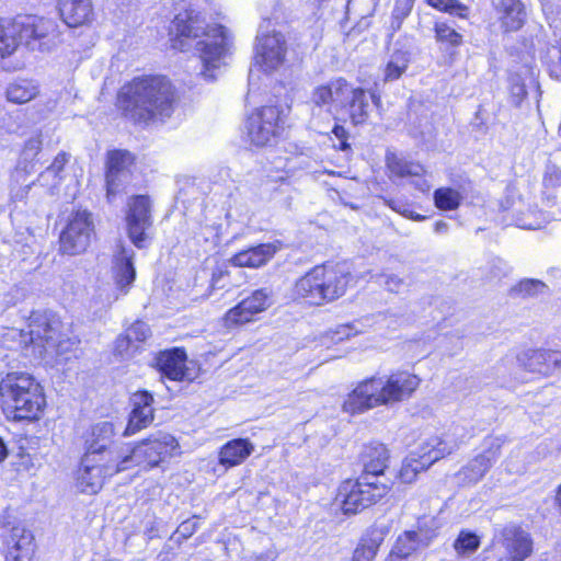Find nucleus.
<instances>
[{"label": "nucleus", "mask_w": 561, "mask_h": 561, "mask_svg": "<svg viewBox=\"0 0 561 561\" xmlns=\"http://www.w3.org/2000/svg\"><path fill=\"white\" fill-rule=\"evenodd\" d=\"M134 255L135 253L131 249H127L122 243L117 245L114 253L113 266L115 289H101L100 297L105 294L103 306H112L118 300L119 296H124L129 291V288L136 278V270L133 263Z\"/></svg>", "instance_id": "f8f14e48"}, {"label": "nucleus", "mask_w": 561, "mask_h": 561, "mask_svg": "<svg viewBox=\"0 0 561 561\" xmlns=\"http://www.w3.org/2000/svg\"><path fill=\"white\" fill-rule=\"evenodd\" d=\"M382 283L385 284L386 288L392 293H398L404 284L403 279L396 274H386L382 275Z\"/></svg>", "instance_id": "6e6d98bb"}, {"label": "nucleus", "mask_w": 561, "mask_h": 561, "mask_svg": "<svg viewBox=\"0 0 561 561\" xmlns=\"http://www.w3.org/2000/svg\"><path fill=\"white\" fill-rule=\"evenodd\" d=\"M13 545L9 547L5 561H31L34 553L33 537L30 533L12 535Z\"/></svg>", "instance_id": "72a5a7b5"}, {"label": "nucleus", "mask_w": 561, "mask_h": 561, "mask_svg": "<svg viewBox=\"0 0 561 561\" xmlns=\"http://www.w3.org/2000/svg\"><path fill=\"white\" fill-rule=\"evenodd\" d=\"M282 130L280 111L276 106H263L251 113L245 122L249 141L257 147L271 145Z\"/></svg>", "instance_id": "9b49d317"}, {"label": "nucleus", "mask_w": 561, "mask_h": 561, "mask_svg": "<svg viewBox=\"0 0 561 561\" xmlns=\"http://www.w3.org/2000/svg\"><path fill=\"white\" fill-rule=\"evenodd\" d=\"M434 231L436 233H446L448 231V224L446 221L439 220L434 225Z\"/></svg>", "instance_id": "e2e57ef3"}, {"label": "nucleus", "mask_w": 561, "mask_h": 561, "mask_svg": "<svg viewBox=\"0 0 561 561\" xmlns=\"http://www.w3.org/2000/svg\"><path fill=\"white\" fill-rule=\"evenodd\" d=\"M175 101L174 87L160 75L135 77L121 88L117 98L123 114L135 123L169 117Z\"/></svg>", "instance_id": "f03ea898"}, {"label": "nucleus", "mask_w": 561, "mask_h": 561, "mask_svg": "<svg viewBox=\"0 0 561 561\" xmlns=\"http://www.w3.org/2000/svg\"><path fill=\"white\" fill-rule=\"evenodd\" d=\"M378 550L374 540H362L353 552L352 561H373Z\"/></svg>", "instance_id": "37998d69"}, {"label": "nucleus", "mask_w": 561, "mask_h": 561, "mask_svg": "<svg viewBox=\"0 0 561 561\" xmlns=\"http://www.w3.org/2000/svg\"><path fill=\"white\" fill-rule=\"evenodd\" d=\"M115 435V425L110 421H101L92 426L91 437L88 440L87 453L94 457L95 455H102V460L110 458V451H121V449H110L112 438Z\"/></svg>", "instance_id": "b1692460"}, {"label": "nucleus", "mask_w": 561, "mask_h": 561, "mask_svg": "<svg viewBox=\"0 0 561 561\" xmlns=\"http://www.w3.org/2000/svg\"><path fill=\"white\" fill-rule=\"evenodd\" d=\"M336 334H339L340 336L337 337V340H343V339H348L351 335H353V329L351 325L348 324H345V325H341L339 328V330L336 331Z\"/></svg>", "instance_id": "680f3d73"}, {"label": "nucleus", "mask_w": 561, "mask_h": 561, "mask_svg": "<svg viewBox=\"0 0 561 561\" xmlns=\"http://www.w3.org/2000/svg\"><path fill=\"white\" fill-rule=\"evenodd\" d=\"M254 61L264 72L278 69L286 56V41L282 33L273 32L256 38Z\"/></svg>", "instance_id": "2eb2a0df"}, {"label": "nucleus", "mask_w": 561, "mask_h": 561, "mask_svg": "<svg viewBox=\"0 0 561 561\" xmlns=\"http://www.w3.org/2000/svg\"><path fill=\"white\" fill-rule=\"evenodd\" d=\"M364 474L370 481H376L382 474L389 462V450L383 444L374 443L365 448L363 455Z\"/></svg>", "instance_id": "c85d7f7f"}, {"label": "nucleus", "mask_w": 561, "mask_h": 561, "mask_svg": "<svg viewBox=\"0 0 561 561\" xmlns=\"http://www.w3.org/2000/svg\"><path fill=\"white\" fill-rule=\"evenodd\" d=\"M466 440L463 427L453 426L442 436L428 438L421 447L419 454L430 467L439 459L450 455Z\"/></svg>", "instance_id": "f3484780"}, {"label": "nucleus", "mask_w": 561, "mask_h": 561, "mask_svg": "<svg viewBox=\"0 0 561 561\" xmlns=\"http://www.w3.org/2000/svg\"><path fill=\"white\" fill-rule=\"evenodd\" d=\"M371 103L380 107L381 100L376 93L367 94L362 88H354L343 78H336L313 89L311 101L317 106H327L328 111L345 110L353 125L365 124L369 118Z\"/></svg>", "instance_id": "20e7f679"}, {"label": "nucleus", "mask_w": 561, "mask_h": 561, "mask_svg": "<svg viewBox=\"0 0 561 561\" xmlns=\"http://www.w3.org/2000/svg\"><path fill=\"white\" fill-rule=\"evenodd\" d=\"M427 3L442 11L459 18H467L469 8L458 0H427Z\"/></svg>", "instance_id": "ea45409f"}, {"label": "nucleus", "mask_w": 561, "mask_h": 561, "mask_svg": "<svg viewBox=\"0 0 561 561\" xmlns=\"http://www.w3.org/2000/svg\"><path fill=\"white\" fill-rule=\"evenodd\" d=\"M131 401L134 405L133 409L152 408L153 397L148 391H138L134 393Z\"/></svg>", "instance_id": "603ef678"}, {"label": "nucleus", "mask_w": 561, "mask_h": 561, "mask_svg": "<svg viewBox=\"0 0 561 561\" xmlns=\"http://www.w3.org/2000/svg\"><path fill=\"white\" fill-rule=\"evenodd\" d=\"M273 304V290L260 288L226 312L222 323L227 329L248 323L254 316L265 311Z\"/></svg>", "instance_id": "ddd939ff"}, {"label": "nucleus", "mask_w": 561, "mask_h": 561, "mask_svg": "<svg viewBox=\"0 0 561 561\" xmlns=\"http://www.w3.org/2000/svg\"><path fill=\"white\" fill-rule=\"evenodd\" d=\"M69 156L66 152L58 153L53 163L47 168V172L57 175L68 162Z\"/></svg>", "instance_id": "13d9d810"}, {"label": "nucleus", "mask_w": 561, "mask_h": 561, "mask_svg": "<svg viewBox=\"0 0 561 561\" xmlns=\"http://www.w3.org/2000/svg\"><path fill=\"white\" fill-rule=\"evenodd\" d=\"M433 535L420 531H405L399 536L389 556V561H402L420 548L428 546Z\"/></svg>", "instance_id": "cd10ccee"}, {"label": "nucleus", "mask_w": 561, "mask_h": 561, "mask_svg": "<svg viewBox=\"0 0 561 561\" xmlns=\"http://www.w3.org/2000/svg\"><path fill=\"white\" fill-rule=\"evenodd\" d=\"M496 12L501 26L506 32L518 31L527 20L526 7L522 0H500Z\"/></svg>", "instance_id": "bb28decb"}, {"label": "nucleus", "mask_w": 561, "mask_h": 561, "mask_svg": "<svg viewBox=\"0 0 561 561\" xmlns=\"http://www.w3.org/2000/svg\"><path fill=\"white\" fill-rule=\"evenodd\" d=\"M332 131L335 135V137L341 140L340 148L342 150H346L347 148H350V145L346 142L347 131H346V129L343 126L335 125Z\"/></svg>", "instance_id": "bf43d9fd"}, {"label": "nucleus", "mask_w": 561, "mask_h": 561, "mask_svg": "<svg viewBox=\"0 0 561 561\" xmlns=\"http://www.w3.org/2000/svg\"><path fill=\"white\" fill-rule=\"evenodd\" d=\"M8 457V449L2 438H0V462Z\"/></svg>", "instance_id": "0e129e2a"}, {"label": "nucleus", "mask_w": 561, "mask_h": 561, "mask_svg": "<svg viewBox=\"0 0 561 561\" xmlns=\"http://www.w3.org/2000/svg\"><path fill=\"white\" fill-rule=\"evenodd\" d=\"M527 91L525 84L519 82L518 79L514 80L511 84V99L512 102L518 106L526 98Z\"/></svg>", "instance_id": "864d4df0"}, {"label": "nucleus", "mask_w": 561, "mask_h": 561, "mask_svg": "<svg viewBox=\"0 0 561 561\" xmlns=\"http://www.w3.org/2000/svg\"><path fill=\"white\" fill-rule=\"evenodd\" d=\"M547 289L545 283L538 279H524L514 288L517 293L525 297H533L543 294Z\"/></svg>", "instance_id": "a18cd8bd"}, {"label": "nucleus", "mask_w": 561, "mask_h": 561, "mask_svg": "<svg viewBox=\"0 0 561 561\" xmlns=\"http://www.w3.org/2000/svg\"><path fill=\"white\" fill-rule=\"evenodd\" d=\"M133 156L125 150H114L107 157L106 195L112 199L129 181Z\"/></svg>", "instance_id": "a211bd4d"}, {"label": "nucleus", "mask_w": 561, "mask_h": 561, "mask_svg": "<svg viewBox=\"0 0 561 561\" xmlns=\"http://www.w3.org/2000/svg\"><path fill=\"white\" fill-rule=\"evenodd\" d=\"M38 93L37 85L28 80H16L7 88L8 101L16 104H23L33 100Z\"/></svg>", "instance_id": "c9c22d12"}, {"label": "nucleus", "mask_w": 561, "mask_h": 561, "mask_svg": "<svg viewBox=\"0 0 561 561\" xmlns=\"http://www.w3.org/2000/svg\"><path fill=\"white\" fill-rule=\"evenodd\" d=\"M420 382L416 375L405 370L365 379L347 396L343 410L356 414L379 405L401 402L412 396Z\"/></svg>", "instance_id": "7ed1b4c3"}, {"label": "nucleus", "mask_w": 561, "mask_h": 561, "mask_svg": "<svg viewBox=\"0 0 561 561\" xmlns=\"http://www.w3.org/2000/svg\"><path fill=\"white\" fill-rule=\"evenodd\" d=\"M173 31L184 49L186 41H195V49L202 62L199 76L206 81L216 79V71L226 65V58L231 49V35L222 25H209L205 14L188 8L179 13L173 20Z\"/></svg>", "instance_id": "f257e3e1"}, {"label": "nucleus", "mask_w": 561, "mask_h": 561, "mask_svg": "<svg viewBox=\"0 0 561 561\" xmlns=\"http://www.w3.org/2000/svg\"><path fill=\"white\" fill-rule=\"evenodd\" d=\"M276 553L272 550H267L260 553H253L248 558L247 561H274Z\"/></svg>", "instance_id": "052dcab7"}, {"label": "nucleus", "mask_w": 561, "mask_h": 561, "mask_svg": "<svg viewBox=\"0 0 561 561\" xmlns=\"http://www.w3.org/2000/svg\"><path fill=\"white\" fill-rule=\"evenodd\" d=\"M351 278L348 268L343 264L318 265L296 282L295 293L309 304L321 306L343 296Z\"/></svg>", "instance_id": "423d86ee"}, {"label": "nucleus", "mask_w": 561, "mask_h": 561, "mask_svg": "<svg viewBox=\"0 0 561 561\" xmlns=\"http://www.w3.org/2000/svg\"><path fill=\"white\" fill-rule=\"evenodd\" d=\"M389 489L388 484L370 481L368 477L346 480L339 486L335 504L345 515H354L377 503Z\"/></svg>", "instance_id": "6e6552de"}, {"label": "nucleus", "mask_w": 561, "mask_h": 561, "mask_svg": "<svg viewBox=\"0 0 561 561\" xmlns=\"http://www.w3.org/2000/svg\"><path fill=\"white\" fill-rule=\"evenodd\" d=\"M23 26L22 43L32 50L43 49L42 41L55 32L53 21L38 16H20Z\"/></svg>", "instance_id": "412c9836"}, {"label": "nucleus", "mask_w": 561, "mask_h": 561, "mask_svg": "<svg viewBox=\"0 0 561 561\" xmlns=\"http://www.w3.org/2000/svg\"><path fill=\"white\" fill-rule=\"evenodd\" d=\"M387 165L390 173L397 178H410L412 184L422 192H427L431 187L430 183L423 179L424 168L415 162L400 159L394 154L387 157Z\"/></svg>", "instance_id": "5701e85b"}, {"label": "nucleus", "mask_w": 561, "mask_h": 561, "mask_svg": "<svg viewBox=\"0 0 561 561\" xmlns=\"http://www.w3.org/2000/svg\"><path fill=\"white\" fill-rule=\"evenodd\" d=\"M491 278L501 279L511 272L510 265L502 259H495L491 262Z\"/></svg>", "instance_id": "3c124183"}, {"label": "nucleus", "mask_w": 561, "mask_h": 561, "mask_svg": "<svg viewBox=\"0 0 561 561\" xmlns=\"http://www.w3.org/2000/svg\"><path fill=\"white\" fill-rule=\"evenodd\" d=\"M0 398L13 420H39L46 407L43 387L25 371H10L0 380Z\"/></svg>", "instance_id": "39448f33"}, {"label": "nucleus", "mask_w": 561, "mask_h": 561, "mask_svg": "<svg viewBox=\"0 0 561 561\" xmlns=\"http://www.w3.org/2000/svg\"><path fill=\"white\" fill-rule=\"evenodd\" d=\"M43 140L41 135L28 138L23 149V156L26 160H33L42 149Z\"/></svg>", "instance_id": "09e8293b"}, {"label": "nucleus", "mask_w": 561, "mask_h": 561, "mask_svg": "<svg viewBox=\"0 0 561 561\" xmlns=\"http://www.w3.org/2000/svg\"><path fill=\"white\" fill-rule=\"evenodd\" d=\"M501 445L500 438H489V448L458 471V480L465 484L479 482L499 458Z\"/></svg>", "instance_id": "6ab92c4d"}, {"label": "nucleus", "mask_w": 561, "mask_h": 561, "mask_svg": "<svg viewBox=\"0 0 561 561\" xmlns=\"http://www.w3.org/2000/svg\"><path fill=\"white\" fill-rule=\"evenodd\" d=\"M254 450V446L243 438H236L225 444L219 451V462L227 467L243 462Z\"/></svg>", "instance_id": "7c9ffc66"}, {"label": "nucleus", "mask_w": 561, "mask_h": 561, "mask_svg": "<svg viewBox=\"0 0 561 561\" xmlns=\"http://www.w3.org/2000/svg\"><path fill=\"white\" fill-rule=\"evenodd\" d=\"M126 215L128 236L139 249L145 247L146 230L151 226V204L146 195H136L128 201Z\"/></svg>", "instance_id": "dca6fc26"}, {"label": "nucleus", "mask_w": 561, "mask_h": 561, "mask_svg": "<svg viewBox=\"0 0 561 561\" xmlns=\"http://www.w3.org/2000/svg\"><path fill=\"white\" fill-rule=\"evenodd\" d=\"M157 366L171 380L191 379L186 369V354L181 348L162 352L157 358Z\"/></svg>", "instance_id": "393cba45"}, {"label": "nucleus", "mask_w": 561, "mask_h": 561, "mask_svg": "<svg viewBox=\"0 0 561 561\" xmlns=\"http://www.w3.org/2000/svg\"><path fill=\"white\" fill-rule=\"evenodd\" d=\"M150 336V329L147 323L136 321L126 330V339L133 341L134 344L145 342Z\"/></svg>", "instance_id": "49530a36"}, {"label": "nucleus", "mask_w": 561, "mask_h": 561, "mask_svg": "<svg viewBox=\"0 0 561 561\" xmlns=\"http://www.w3.org/2000/svg\"><path fill=\"white\" fill-rule=\"evenodd\" d=\"M386 204L393 209L394 211L399 213L403 217L408 219H412L414 221H423L426 219V216L420 215L411 209H409L405 205H403L400 202L393 201V199H385Z\"/></svg>", "instance_id": "de8ad7c7"}, {"label": "nucleus", "mask_w": 561, "mask_h": 561, "mask_svg": "<svg viewBox=\"0 0 561 561\" xmlns=\"http://www.w3.org/2000/svg\"><path fill=\"white\" fill-rule=\"evenodd\" d=\"M139 348L131 340L126 339V333L116 340V351L123 357L133 356Z\"/></svg>", "instance_id": "8fccbe9b"}, {"label": "nucleus", "mask_w": 561, "mask_h": 561, "mask_svg": "<svg viewBox=\"0 0 561 561\" xmlns=\"http://www.w3.org/2000/svg\"><path fill=\"white\" fill-rule=\"evenodd\" d=\"M427 468H430V466L425 463L424 459L419 453H411L402 461L398 473V479L402 483H412L416 480L417 474Z\"/></svg>", "instance_id": "e433bc0d"}, {"label": "nucleus", "mask_w": 561, "mask_h": 561, "mask_svg": "<svg viewBox=\"0 0 561 561\" xmlns=\"http://www.w3.org/2000/svg\"><path fill=\"white\" fill-rule=\"evenodd\" d=\"M277 245L263 243L236 253L230 263L238 267L256 268L266 264L277 252Z\"/></svg>", "instance_id": "a878e982"}, {"label": "nucleus", "mask_w": 561, "mask_h": 561, "mask_svg": "<svg viewBox=\"0 0 561 561\" xmlns=\"http://www.w3.org/2000/svg\"><path fill=\"white\" fill-rule=\"evenodd\" d=\"M110 458L104 463H96L94 457L85 454L77 473V488L87 494H96L103 486L105 477L113 476L108 472V466L119 460L118 453L110 451Z\"/></svg>", "instance_id": "4468645a"}, {"label": "nucleus", "mask_w": 561, "mask_h": 561, "mask_svg": "<svg viewBox=\"0 0 561 561\" xmlns=\"http://www.w3.org/2000/svg\"><path fill=\"white\" fill-rule=\"evenodd\" d=\"M434 30L435 37L440 43H446L454 47H457L462 43L461 34L444 22H437Z\"/></svg>", "instance_id": "79ce46f5"}, {"label": "nucleus", "mask_w": 561, "mask_h": 561, "mask_svg": "<svg viewBox=\"0 0 561 561\" xmlns=\"http://www.w3.org/2000/svg\"><path fill=\"white\" fill-rule=\"evenodd\" d=\"M461 201L460 192L451 187H440L434 192L435 206L442 210H455Z\"/></svg>", "instance_id": "4c0bfd02"}, {"label": "nucleus", "mask_w": 561, "mask_h": 561, "mask_svg": "<svg viewBox=\"0 0 561 561\" xmlns=\"http://www.w3.org/2000/svg\"><path fill=\"white\" fill-rule=\"evenodd\" d=\"M500 542L505 549L508 561H523L533 550L529 535L515 525H508L502 529Z\"/></svg>", "instance_id": "aec40b11"}, {"label": "nucleus", "mask_w": 561, "mask_h": 561, "mask_svg": "<svg viewBox=\"0 0 561 561\" xmlns=\"http://www.w3.org/2000/svg\"><path fill=\"white\" fill-rule=\"evenodd\" d=\"M179 448L176 439L168 434L159 432L144 439L134 448L125 447L118 453L119 460L108 466L110 473H118L134 466L156 467L165 458L172 457Z\"/></svg>", "instance_id": "0eeeda50"}, {"label": "nucleus", "mask_w": 561, "mask_h": 561, "mask_svg": "<svg viewBox=\"0 0 561 561\" xmlns=\"http://www.w3.org/2000/svg\"><path fill=\"white\" fill-rule=\"evenodd\" d=\"M92 214L77 210L69 217L67 226L60 233V252L67 255H79L87 251L94 238Z\"/></svg>", "instance_id": "1a4fd4ad"}, {"label": "nucleus", "mask_w": 561, "mask_h": 561, "mask_svg": "<svg viewBox=\"0 0 561 561\" xmlns=\"http://www.w3.org/2000/svg\"><path fill=\"white\" fill-rule=\"evenodd\" d=\"M480 546L478 536L473 533L461 531L454 542V548L458 554H470Z\"/></svg>", "instance_id": "a19ab883"}, {"label": "nucleus", "mask_w": 561, "mask_h": 561, "mask_svg": "<svg viewBox=\"0 0 561 561\" xmlns=\"http://www.w3.org/2000/svg\"><path fill=\"white\" fill-rule=\"evenodd\" d=\"M561 182V171L556 167L547 168L543 183L546 186H557Z\"/></svg>", "instance_id": "4d7b16f0"}, {"label": "nucleus", "mask_w": 561, "mask_h": 561, "mask_svg": "<svg viewBox=\"0 0 561 561\" xmlns=\"http://www.w3.org/2000/svg\"><path fill=\"white\" fill-rule=\"evenodd\" d=\"M153 421V409H133L128 424L124 431L125 436L134 435L147 427Z\"/></svg>", "instance_id": "58836bf2"}, {"label": "nucleus", "mask_w": 561, "mask_h": 561, "mask_svg": "<svg viewBox=\"0 0 561 561\" xmlns=\"http://www.w3.org/2000/svg\"><path fill=\"white\" fill-rule=\"evenodd\" d=\"M529 363L526 364L528 370L537 373H547L550 367L561 369V352L551 350H534L525 353Z\"/></svg>", "instance_id": "2f4dec72"}, {"label": "nucleus", "mask_w": 561, "mask_h": 561, "mask_svg": "<svg viewBox=\"0 0 561 561\" xmlns=\"http://www.w3.org/2000/svg\"><path fill=\"white\" fill-rule=\"evenodd\" d=\"M198 522L195 517L190 518L181 523V525L176 529V534L186 539L190 538L197 529Z\"/></svg>", "instance_id": "5fc2aeb1"}, {"label": "nucleus", "mask_w": 561, "mask_h": 561, "mask_svg": "<svg viewBox=\"0 0 561 561\" xmlns=\"http://www.w3.org/2000/svg\"><path fill=\"white\" fill-rule=\"evenodd\" d=\"M60 320L50 312H33L28 319L27 329L21 330L20 335L25 345L32 344L43 350L55 347L59 343Z\"/></svg>", "instance_id": "9d476101"}, {"label": "nucleus", "mask_w": 561, "mask_h": 561, "mask_svg": "<svg viewBox=\"0 0 561 561\" xmlns=\"http://www.w3.org/2000/svg\"><path fill=\"white\" fill-rule=\"evenodd\" d=\"M414 0H397L392 11L391 26L393 30H399L402 21L410 14L413 8Z\"/></svg>", "instance_id": "c03bdc74"}, {"label": "nucleus", "mask_w": 561, "mask_h": 561, "mask_svg": "<svg viewBox=\"0 0 561 561\" xmlns=\"http://www.w3.org/2000/svg\"><path fill=\"white\" fill-rule=\"evenodd\" d=\"M409 64L410 54L408 50L397 49L391 53L383 69V81L398 80L405 72Z\"/></svg>", "instance_id": "f704fd0d"}, {"label": "nucleus", "mask_w": 561, "mask_h": 561, "mask_svg": "<svg viewBox=\"0 0 561 561\" xmlns=\"http://www.w3.org/2000/svg\"><path fill=\"white\" fill-rule=\"evenodd\" d=\"M524 208L522 201L513 203L510 215L514 225L522 229H540L545 224L541 213L530 207L524 211Z\"/></svg>", "instance_id": "473e14b6"}, {"label": "nucleus", "mask_w": 561, "mask_h": 561, "mask_svg": "<svg viewBox=\"0 0 561 561\" xmlns=\"http://www.w3.org/2000/svg\"><path fill=\"white\" fill-rule=\"evenodd\" d=\"M58 9L62 21L70 27L85 25L93 19L91 0H59Z\"/></svg>", "instance_id": "4be33fe9"}, {"label": "nucleus", "mask_w": 561, "mask_h": 561, "mask_svg": "<svg viewBox=\"0 0 561 561\" xmlns=\"http://www.w3.org/2000/svg\"><path fill=\"white\" fill-rule=\"evenodd\" d=\"M23 26L20 18L14 20L0 19V55H12L22 43Z\"/></svg>", "instance_id": "c756f323"}]
</instances>
